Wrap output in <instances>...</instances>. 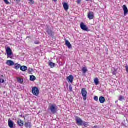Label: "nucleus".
Here are the masks:
<instances>
[{"label": "nucleus", "instance_id": "obj_1", "mask_svg": "<svg viewBox=\"0 0 128 128\" xmlns=\"http://www.w3.org/2000/svg\"><path fill=\"white\" fill-rule=\"evenodd\" d=\"M50 108L53 114H56V112L58 111V106L56 104L50 106Z\"/></svg>", "mask_w": 128, "mask_h": 128}, {"label": "nucleus", "instance_id": "obj_2", "mask_svg": "<svg viewBox=\"0 0 128 128\" xmlns=\"http://www.w3.org/2000/svg\"><path fill=\"white\" fill-rule=\"evenodd\" d=\"M75 120L78 124V126H82L84 124V121L80 117L76 116L75 118Z\"/></svg>", "mask_w": 128, "mask_h": 128}, {"label": "nucleus", "instance_id": "obj_3", "mask_svg": "<svg viewBox=\"0 0 128 128\" xmlns=\"http://www.w3.org/2000/svg\"><path fill=\"white\" fill-rule=\"evenodd\" d=\"M32 94H34V96H38L40 94V90H38V88L34 87L32 88Z\"/></svg>", "mask_w": 128, "mask_h": 128}, {"label": "nucleus", "instance_id": "obj_4", "mask_svg": "<svg viewBox=\"0 0 128 128\" xmlns=\"http://www.w3.org/2000/svg\"><path fill=\"white\" fill-rule=\"evenodd\" d=\"M6 52L8 58H12V49H10V48L7 47L6 48Z\"/></svg>", "mask_w": 128, "mask_h": 128}, {"label": "nucleus", "instance_id": "obj_5", "mask_svg": "<svg viewBox=\"0 0 128 128\" xmlns=\"http://www.w3.org/2000/svg\"><path fill=\"white\" fill-rule=\"evenodd\" d=\"M82 94L84 100H86V96H88V92L86 88H82Z\"/></svg>", "mask_w": 128, "mask_h": 128}, {"label": "nucleus", "instance_id": "obj_6", "mask_svg": "<svg viewBox=\"0 0 128 128\" xmlns=\"http://www.w3.org/2000/svg\"><path fill=\"white\" fill-rule=\"evenodd\" d=\"M80 26L82 30H84L85 32H88V28L86 25L84 24V22H82L80 24Z\"/></svg>", "mask_w": 128, "mask_h": 128}, {"label": "nucleus", "instance_id": "obj_7", "mask_svg": "<svg viewBox=\"0 0 128 128\" xmlns=\"http://www.w3.org/2000/svg\"><path fill=\"white\" fill-rule=\"evenodd\" d=\"M88 18H89V20H94V13L93 12H89L88 13Z\"/></svg>", "mask_w": 128, "mask_h": 128}, {"label": "nucleus", "instance_id": "obj_8", "mask_svg": "<svg viewBox=\"0 0 128 128\" xmlns=\"http://www.w3.org/2000/svg\"><path fill=\"white\" fill-rule=\"evenodd\" d=\"M67 80L68 82H70V84H72L74 82V76L72 75H70L67 78Z\"/></svg>", "mask_w": 128, "mask_h": 128}, {"label": "nucleus", "instance_id": "obj_9", "mask_svg": "<svg viewBox=\"0 0 128 128\" xmlns=\"http://www.w3.org/2000/svg\"><path fill=\"white\" fill-rule=\"evenodd\" d=\"M8 126L10 128H14V122L10 120V119H9L8 120Z\"/></svg>", "mask_w": 128, "mask_h": 128}, {"label": "nucleus", "instance_id": "obj_10", "mask_svg": "<svg viewBox=\"0 0 128 128\" xmlns=\"http://www.w3.org/2000/svg\"><path fill=\"white\" fill-rule=\"evenodd\" d=\"M6 64H7V66H12L14 65V62L10 60H8L6 61Z\"/></svg>", "mask_w": 128, "mask_h": 128}, {"label": "nucleus", "instance_id": "obj_11", "mask_svg": "<svg viewBox=\"0 0 128 128\" xmlns=\"http://www.w3.org/2000/svg\"><path fill=\"white\" fill-rule=\"evenodd\" d=\"M46 32L48 33V36H54V32H52V30L48 28L46 29Z\"/></svg>", "mask_w": 128, "mask_h": 128}, {"label": "nucleus", "instance_id": "obj_12", "mask_svg": "<svg viewBox=\"0 0 128 128\" xmlns=\"http://www.w3.org/2000/svg\"><path fill=\"white\" fill-rule=\"evenodd\" d=\"M65 44L66 46L68 47V48H72V44H70V41L66 40V39L65 40Z\"/></svg>", "mask_w": 128, "mask_h": 128}, {"label": "nucleus", "instance_id": "obj_13", "mask_svg": "<svg viewBox=\"0 0 128 128\" xmlns=\"http://www.w3.org/2000/svg\"><path fill=\"white\" fill-rule=\"evenodd\" d=\"M123 10H124V16H126V14H128V8L126 7V5L123 6Z\"/></svg>", "mask_w": 128, "mask_h": 128}, {"label": "nucleus", "instance_id": "obj_14", "mask_svg": "<svg viewBox=\"0 0 128 128\" xmlns=\"http://www.w3.org/2000/svg\"><path fill=\"white\" fill-rule=\"evenodd\" d=\"M99 100L100 104H104L106 102V98L104 96L100 97Z\"/></svg>", "mask_w": 128, "mask_h": 128}, {"label": "nucleus", "instance_id": "obj_15", "mask_svg": "<svg viewBox=\"0 0 128 128\" xmlns=\"http://www.w3.org/2000/svg\"><path fill=\"white\" fill-rule=\"evenodd\" d=\"M63 7L65 10H68L69 6H68V3H66V2L64 3L63 4Z\"/></svg>", "mask_w": 128, "mask_h": 128}, {"label": "nucleus", "instance_id": "obj_16", "mask_svg": "<svg viewBox=\"0 0 128 128\" xmlns=\"http://www.w3.org/2000/svg\"><path fill=\"white\" fill-rule=\"evenodd\" d=\"M18 124L19 126H24V121H22V120H19L18 121Z\"/></svg>", "mask_w": 128, "mask_h": 128}, {"label": "nucleus", "instance_id": "obj_17", "mask_svg": "<svg viewBox=\"0 0 128 128\" xmlns=\"http://www.w3.org/2000/svg\"><path fill=\"white\" fill-rule=\"evenodd\" d=\"M25 126L26 128H32V122H28L25 123Z\"/></svg>", "mask_w": 128, "mask_h": 128}, {"label": "nucleus", "instance_id": "obj_18", "mask_svg": "<svg viewBox=\"0 0 128 128\" xmlns=\"http://www.w3.org/2000/svg\"><path fill=\"white\" fill-rule=\"evenodd\" d=\"M20 70L22 72H26V70H28V67L26 66H22L20 67Z\"/></svg>", "mask_w": 128, "mask_h": 128}, {"label": "nucleus", "instance_id": "obj_19", "mask_svg": "<svg viewBox=\"0 0 128 128\" xmlns=\"http://www.w3.org/2000/svg\"><path fill=\"white\" fill-rule=\"evenodd\" d=\"M82 72L83 74H86L88 72V68L84 67L82 68Z\"/></svg>", "mask_w": 128, "mask_h": 128}, {"label": "nucleus", "instance_id": "obj_20", "mask_svg": "<svg viewBox=\"0 0 128 128\" xmlns=\"http://www.w3.org/2000/svg\"><path fill=\"white\" fill-rule=\"evenodd\" d=\"M94 82L96 86H98L100 84V80H98V78H96L94 80Z\"/></svg>", "mask_w": 128, "mask_h": 128}, {"label": "nucleus", "instance_id": "obj_21", "mask_svg": "<svg viewBox=\"0 0 128 128\" xmlns=\"http://www.w3.org/2000/svg\"><path fill=\"white\" fill-rule=\"evenodd\" d=\"M48 65L50 66L52 68H54L56 64L52 62H50Z\"/></svg>", "mask_w": 128, "mask_h": 128}, {"label": "nucleus", "instance_id": "obj_22", "mask_svg": "<svg viewBox=\"0 0 128 128\" xmlns=\"http://www.w3.org/2000/svg\"><path fill=\"white\" fill-rule=\"evenodd\" d=\"M18 82L19 84H22L24 83V80L21 78H18Z\"/></svg>", "mask_w": 128, "mask_h": 128}, {"label": "nucleus", "instance_id": "obj_23", "mask_svg": "<svg viewBox=\"0 0 128 128\" xmlns=\"http://www.w3.org/2000/svg\"><path fill=\"white\" fill-rule=\"evenodd\" d=\"M36 76H30V80H32V82H34V80H36Z\"/></svg>", "mask_w": 128, "mask_h": 128}, {"label": "nucleus", "instance_id": "obj_24", "mask_svg": "<svg viewBox=\"0 0 128 128\" xmlns=\"http://www.w3.org/2000/svg\"><path fill=\"white\" fill-rule=\"evenodd\" d=\"M22 66H20V64H15L16 70H18Z\"/></svg>", "mask_w": 128, "mask_h": 128}, {"label": "nucleus", "instance_id": "obj_25", "mask_svg": "<svg viewBox=\"0 0 128 128\" xmlns=\"http://www.w3.org/2000/svg\"><path fill=\"white\" fill-rule=\"evenodd\" d=\"M82 126H84V128H88V122H83Z\"/></svg>", "mask_w": 128, "mask_h": 128}, {"label": "nucleus", "instance_id": "obj_26", "mask_svg": "<svg viewBox=\"0 0 128 128\" xmlns=\"http://www.w3.org/2000/svg\"><path fill=\"white\" fill-rule=\"evenodd\" d=\"M124 100V97L123 96H119V99H118V100H120V102H122V100Z\"/></svg>", "mask_w": 128, "mask_h": 128}, {"label": "nucleus", "instance_id": "obj_27", "mask_svg": "<svg viewBox=\"0 0 128 128\" xmlns=\"http://www.w3.org/2000/svg\"><path fill=\"white\" fill-rule=\"evenodd\" d=\"M116 72H118V70L114 68H113L112 74H114V76H116Z\"/></svg>", "mask_w": 128, "mask_h": 128}, {"label": "nucleus", "instance_id": "obj_28", "mask_svg": "<svg viewBox=\"0 0 128 128\" xmlns=\"http://www.w3.org/2000/svg\"><path fill=\"white\" fill-rule=\"evenodd\" d=\"M34 72V70L30 68H29L28 69V74H32V72Z\"/></svg>", "mask_w": 128, "mask_h": 128}, {"label": "nucleus", "instance_id": "obj_29", "mask_svg": "<svg viewBox=\"0 0 128 128\" xmlns=\"http://www.w3.org/2000/svg\"><path fill=\"white\" fill-rule=\"evenodd\" d=\"M82 2V0H76V2L78 4H80Z\"/></svg>", "mask_w": 128, "mask_h": 128}, {"label": "nucleus", "instance_id": "obj_30", "mask_svg": "<svg viewBox=\"0 0 128 128\" xmlns=\"http://www.w3.org/2000/svg\"><path fill=\"white\" fill-rule=\"evenodd\" d=\"M94 100H96V102H98V97L95 96L94 97Z\"/></svg>", "mask_w": 128, "mask_h": 128}, {"label": "nucleus", "instance_id": "obj_31", "mask_svg": "<svg viewBox=\"0 0 128 128\" xmlns=\"http://www.w3.org/2000/svg\"><path fill=\"white\" fill-rule=\"evenodd\" d=\"M4 0L5 4H10V2H8V0Z\"/></svg>", "mask_w": 128, "mask_h": 128}, {"label": "nucleus", "instance_id": "obj_32", "mask_svg": "<svg viewBox=\"0 0 128 128\" xmlns=\"http://www.w3.org/2000/svg\"><path fill=\"white\" fill-rule=\"evenodd\" d=\"M29 2H30V4H34V0H28Z\"/></svg>", "mask_w": 128, "mask_h": 128}, {"label": "nucleus", "instance_id": "obj_33", "mask_svg": "<svg viewBox=\"0 0 128 128\" xmlns=\"http://www.w3.org/2000/svg\"><path fill=\"white\" fill-rule=\"evenodd\" d=\"M4 80L0 78V84H4Z\"/></svg>", "mask_w": 128, "mask_h": 128}, {"label": "nucleus", "instance_id": "obj_34", "mask_svg": "<svg viewBox=\"0 0 128 128\" xmlns=\"http://www.w3.org/2000/svg\"><path fill=\"white\" fill-rule=\"evenodd\" d=\"M69 90H70V92H72V86H69Z\"/></svg>", "mask_w": 128, "mask_h": 128}, {"label": "nucleus", "instance_id": "obj_35", "mask_svg": "<svg viewBox=\"0 0 128 128\" xmlns=\"http://www.w3.org/2000/svg\"><path fill=\"white\" fill-rule=\"evenodd\" d=\"M126 72H128V66H126Z\"/></svg>", "mask_w": 128, "mask_h": 128}, {"label": "nucleus", "instance_id": "obj_36", "mask_svg": "<svg viewBox=\"0 0 128 128\" xmlns=\"http://www.w3.org/2000/svg\"><path fill=\"white\" fill-rule=\"evenodd\" d=\"M16 2H17L18 4H20V0H16Z\"/></svg>", "mask_w": 128, "mask_h": 128}, {"label": "nucleus", "instance_id": "obj_37", "mask_svg": "<svg viewBox=\"0 0 128 128\" xmlns=\"http://www.w3.org/2000/svg\"><path fill=\"white\" fill-rule=\"evenodd\" d=\"M34 44H38L39 43L38 42H35Z\"/></svg>", "mask_w": 128, "mask_h": 128}, {"label": "nucleus", "instance_id": "obj_38", "mask_svg": "<svg viewBox=\"0 0 128 128\" xmlns=\"http://www.w3.org/2000/svg\"><path fill=\"white\" fill-rule=\"evenodd\" d=\"M53 2H58V0H52Z\"/></svg>", "mask_w": 128, "mask_h": 128}, {"label": "nucleus", "instance_id": "obj_39", "mask_svg": "<svg viewBox=\"0 0 128 128\" xmlns=\"http://www.w3.org/2000/svg\"><path fill=\"white\" fill-rule=\"evenodd\" d=\"M90 0H86V2H88Z\"/></svg>", "mask_w": 128, "mask_h": 128}, {"label": "nucleus", "instance_id": "obj_40", "mask_svg": "<svg viewBox=\"0 0 128 128\" xmlns=\"http://www.w3.org/2000/svg\"><path fill=\"white\" fill-rule=\"evenodd\" d=\"M2 78H4V75H2Z\"/></svg>", "mask_w": 128, "mask_h": 128}, {"label": "nucleus", "instance_id": "obj_41", "mask_svg": "<svg viewBox=\"0 0 128 128\" xmlns=\"http://www.w3.org/2000/svg\"><path fill=\"white\" fill-rule=\"evenodd\" d=\"M118 102V101H117V102Z\"/></svg>", "mask_w": 128, "mask_h": 128}]
</instances>
